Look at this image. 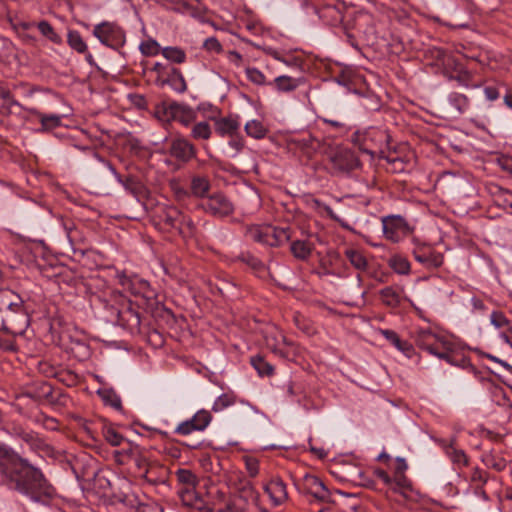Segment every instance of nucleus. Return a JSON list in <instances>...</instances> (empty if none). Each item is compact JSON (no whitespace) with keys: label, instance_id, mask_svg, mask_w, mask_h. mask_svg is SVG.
Segmentation results:
<instances>
[{"label":"nucleus","instance_id":"nucleus-34","mask_svg":"<svg viewBox=\"0 0 512 512\" xmlns=\"http://www.w3.org/2000/svg\"><path fill=\"white\" fill-rule=\"evenodd\" d=\"M240 121L238 116H226L220 117L215 120L214 127L215 132L220 137H228L235 135L240 131Z\"/></svg>","mask_w":512,"mask_h":512},{"label":"nucleus","instance_id":"nucleus-59","mask_svg":"<svg viewBox=\"0 0 512 512\" xmlns=\"http://www.w3.org/2000/svg\"><path fill=\"white\" fill-rule=\"evenodd\" d=\"M267 348L274 354V350L279 347L293 346V342L288 340L285 335L279 333L278 336H266L265 338Z\"/></svg>","mask_w":512,"mask_h":512},{"label":"nucleus","instance_id":"nucleus-17","mask_svg":"<svg viewBox=\"0 0 512 512\" xmlns=\"http://www.w3.org/2000/svg\"><path fill=\"white\" fill-rule=\"evenodd\" d=\"M212 414L206 409L198 410L190 419L182 421L174 430L175 434L187 436L204 431L212 421Z\"/></svg>","mask_w":512,"mask_h":512},{"label":"nucleus","instance_id":"nucleus-5","mask_svg":"<svg viewBox=\"0 0 512 512\" xmlns=\"http://www.w3.org/2000/svg\"><path fill=\"white\" fill-rule=\"evenodd\" d=\"M391 136L387 130L377 127H369L364 130H357L351 135V143L359 149L360 152L370 155L372 158L378 157L386 159L387 162L396 164L399 162L398 157L392 156L389 151V143Z\"/></svg>","mask_w":512,"mask_h":512},{"label":"nucleus","instance_id":"nucleus-8","mask_svg":"<svg viewBox=\"0 0 512 512\" xmlns=\"http://www.w3.org/2000/svg\"><path fill=\"white\" fill-rule=\"evenodd\" d=\"M432 57L443 67V75L450 81H456L465 88H479L481 84L474 81V75L455 57L445 49L435 48L431 51Z\"/></svg>","mask_w":512,"mask_h":512},{"label":"nucleus","instance_id":"nucleus-42","mask_svg":"<svg viewBox=\"0 0 512 512\" xmlns=\"http://www.w3.org/2000/svg\"><path fill=\"white\" fill-rule=\"evenodd\" d=\"M290 252L293 257L300 261H307L313 250L314 244L309 240H292L290 239Z\"/></svg>","mask_w":512,"mask_h":512},{"label":"nucleus","instance_id":"nucleus-46","mask_svg":"<svg viewBox=\"0 0 512 512\" xmlns=\"http://www.w3.org/2000/svg\"><path fill=\"white\" fill-rule=\"evenodd\" d=\"M447 100L458 115L465 114L471 106L469 97L460 92L453 91L449 93Z\"/></svg>","mask_w":512,"mask_h":512},{"label":"nucleus","instance_id":"nucleus-41","mask_svg":"<svg viewBox=\"0 0 512 512\" xmlns=\"http://www.w3.org/2000/svg\"><path fill=\"white\" fill-rule=\"evenodd\" d=\"M175 100H163L154 107L153 115L163 125H170L174 119Z\"/></svg>","mask_w":512,"mask_h":512},{"label":"nucleus","instance_id":"nucleus-4","mask_svg":"<svg viewBox=\"0 0 512 512\" xmlns=\"http://www.w3.org/2000/svg\"><path fill=\"white\" fill-rule=\"evenodd\" d=\"M30 325V316L22 297L10 289L0 290V331L23 335Z\"/></svg>","mask_w":512,"mask_h":512},{"label":"nucleus","instance_id":"nucleus-54","mask_svg":"<svg viewBox=\"0 0 512 512\" xmlns=\"http://www.w3.org/2000/svg\"><path fill=\"white\" fill-rule=\"evenodd\" d=\"M175 475L180 487L196 488L198 478L191 470L179 468Z\"/></svg>","mask_w":512,"mask_h":512},{"label":"nucleus","instance_id":"nucleus-21","mask_svg":"<svg viewBox=\"0 0 512 512\" xmlns=\"http://www.w3.org/2000/svg\"><path fill=\"white\" fill-rule=\"evenodd\" d=\"M53 394V387L46 381H35L28 385L25 390L20 393L16 400L20 403L25 399H31L34 402H41L43 400L49 401Z\"/></svg>","mask_w":512,"mask_h":512},{"label":"nucleus","instance_id":"nucleus-60","mask_svg":"<svg viewBox=\"0 0 512 512\" xmlns=\"http://www.w3.org/2000/svg\"><path fill=\"white\" fill-rule=\"evenodd\" d=\"M490 474L478 466L471 469L470 481L477 487H483L489 480Z\"/></svg>","mask_w":512,"mask_h":512},{"label":"nucleus","instance_id":"nucleus-55","mask_svg":"<svg viewBox=\"0 0 512 512\" xmlns=\"http://www.w3.org/2000/svg\"><path fill=\"white\" fill-rule=\"evenodd\" d=\"M237 396L233 392L221 394L212 405V411L220 412L236 403Z\"/></svg>","mask_w":512,"mask_h":512},{"label":"nucleus","instance_id":"nucleus-23","mask_svg":"<svg viewBox=\"0 0 512 512\" xmlns=\"http://www.w3.org/2000/svg\"><path fill=\"white\" fill-rule=\"evenodd\" d=\"M407 469L408 464L406 460L402 457H397L395 459V466L392 476L396 486V488H393V491L399 492L405 497H407L408 493L412 492L413 490V484L405 474Z\"/></svg>","mask_w":512,"mask_h":512},{"label":"nucleus","instance_id":"nucleus-37","mask_svg":"<svg viewBox=\"0 0 512 512\" xmlns=\"http://www.w3.org/2000/svg\"><path fill=\"white\" fill-rule=\"evenodd\" d=\"M130 462H132L134 466L137 468V475L140 478L145 479L148 483L152 485H157L158 483L163 482L161 479L158 478H150V474L152 473V466L148 462V459L144 454V450L139 454H134V458H132Z\"/></svg>","mask_w":512,"mask_h":512},{"label":"nucleus","instance_id":"nucleus-38","mask_svg":"<svg viewBox=\"0 0 512 512\" xmlns=\"http://www.w3.org/2000/svg\"><path fill=\"white\" fill-rule=\"evenodd\" d=\"M292 144L296 149L301 151L309 158L312 157V155L320 148L321 145L320 140L312 136L310 133H305L295 137L292 140Z\"/></svg>","mask_w":512,"mask_h":512},{"label":"nucleus","instance_id":"nucleus-20","mask_svg":"<svg viewBox=\"0 0 512 512\" xmlns=\"http://www.w3.org/2000/svg\"><path fill=\"white\" fill-rule=\"evenodd\" d=\"M299 489L314 497L319 502H327L330 499V492L323 481L312 474H306L300 484Z\"/></svg>","mask_w":512,"mask_h":512},{"label":"nucleus","instance_id":"nucleus-14","mask_svg":"<svg viewBox=\"0 0 512 512\" xmlns=\"http://www.w3.org/2000/svg\"><path fill=\"white\" fill-rule=\"evenodd\" d=\"M200 207L205 213L218 219L232 215L235 210L232 201L222 192L208 195L202 200Z\"/></svg>","mask_w":512,"mask_h":512},{"label":"nucleus","instance_id":"nucleus-40","mask_svg":"<svg viewBox=\"0 0 512 512\" xmlns=\"http://www.w3.org/2000/svg\"><path fill=\"white\" fill-rule=\"evenodd\" d=\"M237 498L247 506L250 502H256L259 494L254 488L251 481L247 479H241L236 484L235 493Z\"/></svg>","mask_w":512,"mask_h":512},{"label":"nucleus","instance_id":"nucleus-35","mask_svg":"<svg viewBox=\"0 0 512 512\" xmlns=\"http://www.w3.org/2000/svg\"><path fill=\"white\" fill-rule=\"evenodd\" d=\"M232 262H241L247 265L258 277H262L268 270L265 263L250 251H242L232 258Z\"/></svg>","mask_w":512,"mask_h":512},{"label":"nucleus","instance_id":"nucleus-39","mask_svg":"<svg viewBox=\"0 0 512 512\" xmlns=\"http://www.w3.org/2000/svg\"><path fill=\"white\" fill-rule=\"evenodd\" d=\"M197 119V112L188 104L176 101L173 122L189 127Z\"/></svg>","mask_w":512,"mask_h":512},{"label":"nucleus","instance_id":"nucleus-61","mask_svg":"<svg viewBox=\"0 0 512 512\" xmlns=\"http://www.w3.org/2000/svg\"><path fill=\"white\" fill-rule=\"evenodd\" d=\"M11 333L0 334V349L6 352H17L18 346L16 344V337Z\"/></svg>","mask_w":512,"mask_h":512},{"label":"nucleus","instance_id":"nucleus-56","mask_svg":"<svg viewBox=\"0 0 512 512\" xmlns=\"http://www.w3.org/2000/svg\"><path fill=\"white\" fill-rule=\"evenodd\" d=\"M139 49L142 55L146 57H153L157 56L158 54H162L163 50V48L155 39H148L146 41H143L140 44Z\"/></svg>","mask_w":512,"mask_h":512},{"label":"nucleus","instance_id":"nucleus-62","mask_svg":"<svg viewBox=\"0 0 512 512\" xmlns=\"http://www.w3.org/2000/svg\"><path fill=\"white\" fill-rule=\"evenodd\" d=\"M144 450V448L140 447L137 444H133L131 442H127V447L123 448L121 451L117 452V454L123 459L119 460L120 463L125 464L128 463L132 458H134V454H139Z\"/></svg>","mask_w":512,"mask_h":512},{"label":"nucleus","instance_id":"nucleus-58","mask_svg":"<svg viewBox=\"0 0 512 512\" xmlns=\"http://www.w3.org/2000/svg\"><path fill=\"white\" fill-rule=\"evenodd\" d=\"M53 377L57 378L58 381L65 384L68 387L76 386L79 382L78 375L75 372L69 370H60L57 372H51Z\"/></svg>","mask_w":512,"mask_h":512},{"label":"nucleus","instance_id":"nucleus-10","mask_svg":"<svg viewBox=\"0 0 512 512\" xmlns=\"http://www.w3.org/2000/svg\"><path fill=\"white\" fill-rule=\"evenodd\" d=\"M329 171L333 176H347L360 169L362 163L357 154L348 148H339L328 158Z\"/></svg>","mask_w":512,"mask_h":512},{"label":"nucleus","instance_id":"nucleus-12","mask_svg":"<svg viewBox=\"0 0 512 512\" xmlns=\"http://www.w3.org/2000/svg\"><path fill=\"white\" fill-rule=\"evenodd\" d=\"M92 34L103 45L114 50H119L126 42L125 31L115 22L103 21L95 25Z\"/></svg>","mask_w":512,"mask_h":512},{"label":"nucleus","instance_id":"nucleus-52","mask_svg":"<svg viewBox=\"0 0 512 512\" xmlns=\"http://www.w3.org/2000/svg\"><path fill=\"white\" fill-rule=\"evenodd\" d=\"M67 44L68 46L76 51L77 53H86L87 52V44L81 36L80 32L77 30H68L67 33Z\"/></svg>","mask_w":512,"mask_h":512},{"label":"nucleus","instance_id":"nucleus-31","mask_svg":"<svg viewBox=\"0 0 512 512\" xmlns=\"http://www.w3.org/2000/svg\"><path fill=\"white\" fill-rule=\"evenodd\" d=\"M212 134V127L207 121L194 122L192 124L190 137L194 141L204 142L202 148L210 158H212V153L206 142L212 137Z\"/></svg>","mask_w":512,"mask_h":512},{"label":"nucleus","instance_id":"nucleus-25","mask_svg":"<svg viewBox=\"0 0 512 512\" xmlns=\"http://www.w3.org/2000/svg\"><path fill=\"white\" fill-rule=\"evenodd\" d=\"M439 359L444 360L453 366L475 369L471 364L470 358L466 356L462 349H460V347L451 340L449 341V345H447L443 352L439 354Z\"/></svg>","mask_w":512,"mask_h":512},{"label":"nucleus","instance_id":"nucleus-26","mask_svg":"<svg viewBox=\"0 0 512 512\" xmlns=\"http://www.w3.org/2000/svg\"><path fill=\"white\" fill-rule=\"evenodd\" d=\"M263 489L268 494L273 506H279L288 499L286 483L279 476H272L264 484Z\"/></svg>","mask_w":512,"mask_h":512},{"label":"nucleus","instance_id":"nucleus-51","mask_svg":"<svg viewBox=\"0 0 512 512\" xmlns=\"http://www.w3.org/2000/svg\"><path fill=\"white\" fill-rule=\"evenodd\" d=\"M389 267L397 274L408 275L411 270L410 262L406 257L393 255L388 260Z\"/></svg>","mask_w":512,"mask_h":512},{"label":"nucleus","instance_id":"nucleus-16","mask_svg":"<svg viewBox=\"0 0 512 512\" xmlns=\"http://www.w3.org/2000/svg\"><path fill=\"white\" fill-rule=\"evenodd\" d=\"M384 237L397 243L410 232L407 220L401 215H387L381 218Z\"/></svg>","mask_w":512,"mask_h":512},{"label":"nucleus","instance_id":"nucleus-29","mask_svg":"<svg viewBox=\"0 0 512 512\" xmlns=\"http://www.w3.org/2000/svg\"><path fill=\"white\" fill-rule=\"evenodd\" d=\"M344 255L356 270L367 272L370 277L375 278L377 281L385 282L383 278L377 276L376 272L371 271L368 260L361 250L348 248L344 251Z\"/></svg>","mask_w":512,"mask_h":512},{"label":"nucleus","instance_id":"nucleus-43","mask_svg":"<svg viewBox=\"0 0 512 512\" xmlns=\"http://www.w3.org/2000/svg\"><path fill=\"white\" fill-rule=\"evenodd\" d=\"M304 83V78H293L287 75H280L276 77L273 82H268V85H273L278 92H292Z\"/></svg>","mask_w":512,"mask_h":512},{"label":"nucleus","instance_id":"nucleus-18","mask_svg":"<svg viewBox=\"0 0 512 512\" xmlns=\"http://www.w3.org/2000/svg\"><path fill=\"white\" fill-rule=\"evenodd\" d=\"M346 7L345 4L339 2L338 0H328L319 6L316 10L319 18L329 26H338L340 24H345Z\"/></svg>","mask_w":512,"mask_h":512},{"label":"nucleus","instance_id":"nucleus-15","mask_svg":"<svg viewBox=\"0 0 512 512\" xmlns=\"http://www.w3.org/2000/svg\"><path fill=\"white\" fill-rule=\"evenodd\" d=\"M168 153L177 162L187 164L197 157V148L188 138L177 133L169 142Z\"/></svg>","mask_w":512,"mask_h":512},{"label":"nucleus","instance_id":"nucleus-2","mask_svg":"<svg viewBox=\"0 0 512 512\" xmlns=\"http://www.w3.org/2000/svg\"><path fill=\"white\" fill-rule=\"evenodd\" d=\"M106 312V319L115 323L131 334L141 333L142 314L140 303H134L119 291H114L109 298L101 300Z\"/></svg>","mask_w":512,"mask_h":512},{"label":"nucleus","instance_id":"nucleus-53","mask_svg":"<svg viewBox=\"0 0 512 512\" xmlns=\"http://www.w3.org/2000/svg\"><path fill=\"white\" fill-rule=\"evenodd\" d=\"M39 32L54 44L61 45L62 37L55 31L54 27L47 21L41 20L36 24Z\"/></svg>","mask_w":512,"mask_h":512},{"label":"nucleus","instance_id":"nucleus-24","mask_svg":"<svg viewBox=\"0 0 512 512\" xmlns=\"http://www.w3.org/2000/svg\"><path fill=\"white\" fill-rule=\"evenodd\" d=\"M506 452L501 447H494L484 450L480 460L487 469L495 472H502L507 468L509 461L506 458Z\"/></svg>","mask_w":512,"mask_h":512},{"label":"nucleus","instance_id":"nucleus-28","mask_svg":"<svg viewBox=\"0 0 512 512\" xmlns=\"http://www.w3.org/2000/svg\"><path fill=\"white\" fill-rule=\"evenodd\" d=\"M158 87L169 86L176 93L182 94L187 90L186 80L179 68L172 66L161 80H155Z\"/></svg>","mask_w":512,"mask_h":512},{"label":"nucleus","instance_id":"nucleus-1","mask_svg":"<svg viewBox=\"0 0 512 512\" xmlns=\"http://www.w3.org/2000/svg\"><path fill=\"white\" fill-rule=\"evenodd\" d=\"M0 481L8 489L43 506L51 505L58 496L39 467L3 444H0Z\"/></svg>","mask_w":512,"mask_h":512},{"label":"nucleus","instance_id":"nucleus-19","mask_svg":"<svg viewBox=\"0 0 512 512\" xmlns=\"http://www.w3.org/2000/svg\"><path fill=\"white\" fill-rule=\"evenodd\" d=\"M433 441L444 451L445 455L458 469L469 465L468 455L464 450L456 447V436L451 438H433Z\"/></svg>","mask_w":512,"mask_h":512},{"label":"nucleus","instance_id":"nucleus-49","mask_svg":"<svg viewBox=\"0 0 512 512\" xmlns=\"http://www.w3.org/2000/svg\"><path fill=\"white\" fill-rule=\"evenodd\" d=\"M161 55L171 64H183L187 59L185 50L178 46L163 47Z\"/></svg>","mask_w":512,"mask_h":512},{"label":"nucleus","instance_id":"nucleus-57","mask_svg":"<svg viewBox=\"0 0 512 512\" xmlns=\"http://www.w3.org/2000/svg\"><path fill=\"white\" fill-rule=\"evenodd\" d=\"M102 434L105 440L112 446H119L124 441V437L112 425H105Z\"/></svg>","mask_w":512,"mask_h":512},{"label":"nucleus","instance_id":"nucleus-27","mask_svg":"<svg viewBox=\"0 0 512 512\" xmlns=\"http://www.w3.org/2000/svg\"><path fill=\"white\" fill-rule=\"evenodd\" d=\"M61 225L66 233L67 239L74 253L80 252L83 255L84 248L82 245L85 241L83 231L79 229L75 222L70 218H61Z\"/></svg>","mask_w":512,"mask_h":512},{"label":"nucleus","instance_id":"nucleus-48","mask_svg":"<svg viewBox=\"0 0 512 512\" xmlns=\"http://www.w3.org/2000/svg\"><path fill=\"white\" fill-rule=\"evenodd\" d=\"M244 130L249 137L257 140L264 139L269 133V129L263 122L257 119L248 121L244 126Z\"/></svg>","mask_w":512,"mask_h":512},{"label":"nucleus","instance_id":"nucleus-47","mask_svg":"<svg viewBox=\"0 0 512 512\" xmlns=\"http://www.w3.org/2000/svg\"><path fill=\"white\" fill-rule=\"evenodd\" d=\"M117 498L118 502L129 508L132 512H138L140 506L144 505L146 502V496L144 494L140 495L134 491L122 493Z\"/></svg>","mask_w":512,"mask_h":512},{"label":"nucleus","instance_id":"nucleus-44","mask_svg":"<svg viewBox=\"0 0 512 512\" xmlns=\"http://www.w3.org/2000/svg\"><path fill=\"white\" fill-rule=\"evenodd\" d=\"M211 188L210 180L206 176L195 175L191 178L190 191L196 198L204 200Z\"/></svg>","mask_w":512,"mask_h":512},{"label":"nucleus","instance_id":"nucleus-7","mask_svg":"<svg viewBox=\"0 0 512 512\" xmlns=\"http://www.w3.org/2000/svg\"><path fill=\"white\" fill-rule=\"evenodd\" d=\"M346 41L357 51L362 46H372L376 43V28L374 18L369 13L359 12L352 21L343 24Z\"/></svg>","mask_w":512,"mask_h":512},{"label":"nucleus","instance_id":"nucleus-3","mask_svg":"<svg viewBox=\"0 0 512 512\" xmlns=\"http://www.w3.org/2000/svg\"><path fill=\"white\" fill-rule=\"evenodd\" d=\"M152 223L161 233L178 235L184 240L195 238L198 232L192 218L173 205L158 204L152 214Z\"/></svg>","mask_w":512,"mask_h":512},{"label":"nucleus","instance_id":"nucleus-30","mask_svg":"<svg viewBox=\"0 0 512 512\" xmlns=\"http://www.w3.org/2000/svg\"><path fill=\"white\" fill-rule=\"evenodd\" d=\"M379 298L383 305L390 309L400 307L404 297V288L398 285L386 286L379 291Z\"/></svg>","mask_w":512,"mask_h":512},{"label":"nucleus","instance_id":"nucleus-45","mask_svg":"<svg viewBox=\"0 0 512 512\" xmlns=\"http://www.w3.org/2000/svg\"><path fill=\"white\" fill-rule=\"evenodd\" d=\"M249 362L259 377H272L275 374V367L261 354L251 356Z\"/></svg>","mask_w":512,"mask_h":512},{"label":"nucleus","instance_id":"nucleus-32","mask_svg":"<svg viewBox=\"0 0 512 512\" xmlns=\"http://www.w3.org/2000/svg\"><path fill=\"white\" fill-rule=\"evenodd\" d=\"M177 493L183 505L194 507L199 512H213L211 508L204 505L200 495L196 492V488L179 487Z\"/></svg>","mask_w":512,"mask_h":512},{"label":"nucleus","instance_id":"nucleus-6","mask_svg":"<svg viewBox=\"0 0 512 512\" xmlns=\"http://www.w3.org/2000/svg\"><path fill=\"white\" fill-rule=\"evenodd\" d=\"M116 278L118 284L124 290L129 291L137 298L136 303H140L143 309L151 313L152 316H160L163 312L171 314V311L167 310L158 299L156 289H154L147 280L138 275H127L125 272L118 273Z\"/></svg>","mask_w":512,"mask_h":512},{"label":"nucleus","instance_id":"nucleus-36","mask_svg":"<svg viewBox=\"0 0 512 512\" xmlns=\"http://www.w3.org/2000/svg\"><path fill=\"white\" fill-rule=\"evenodd\" d=\"M379 333L397 350L401 351L405 356L411 358L415 353L413 344L406 340H402L400 336L391 329H379Z\"/></svg>","mask_w":512,"mask_h":512},{"label":"nucleus","instance_id":"nucleus-11","mask_svg":"<svg viewBox=\"0 0 512 512\" xmlns=\"http://www.w3.org/2000/svg\"><path fill=\"white\" fill-rule=\"evenodd\" d=\"M83 151H87L95 159L105 163L110 171L114 174L115 178L119 183L123 185L126 191L136 198H144L147 194V188L138 176L128 174L126 176L121 175L115 169V167L106 161L95 149L90 147H78Z\"/></svg>","mask_w":512,"mask_h":512},{"label":"nucleus","instance_id":"nucleus-22","mask_svg":"<svg viewBox=\"0 0 512 512\" xmlns=\"http://www.w3.org/2000/svg\"><path fill=\"white\" fill-rule=\"evenodd\" d=\"M412 254L415 260L426 268H438L444 262V256L442 253L436 251L433 247L428 244L417 245Z\"/></svg>","mask_w":512,"mask_h":512},{"label":"nucleus","instance_id":"nucleus-13","mask_svg":"<svg viewBox=\"0 0 512 512\" xmlns=\"http://www.w3.org/2000/svg\"><path fill=\"white\" fill-rule=\"evenodd\" d=\"M449 341L445 335L436 333L431 328H420L414 334L415 345L437 358L449 345Z\"/></svg>","mask_w":512,"mask_h":512},{"label":"nucleus","instance_id":"nucleus-63","mask_svg":"<svg viewBox=\"0 0 512 512\" xmlns=\"http://www.w3.org/2000/svg\"><path fill=\"white\" fill-rule=\"evenodd\" d=\"M0 99L5 101L3 108L10 109L12 106H18L22 108V105L13 97L8 86L0 82Z\"/></svg>","mask_w":512,"mask_h":512},{"label":"nucleus","instance_id":"nucleus-33","mask_svg":"<svg viewBox=\"0 0 512 512\" xmlns=\"http://www.w3.org/2000/svg\"><path fill=\"white\" fill-rule=\"evenodd\" d=\"M30 114L36 116L41 124L40 128L37 129L39 133L50 132L62 124V117L57 114H46L36 108L26 109Z\"/></svg>","mask_w":512,"mask_h":512},{"label":"nucleus","instance_id":"nucleus-9","mask_svg":"<svg viewBox=\"0 0 512 512\" xmlns=\"http://www.w3.org/2000/svg\"><path fill=\"white\" fill-rule=\"evenodd\" d=\"M245 236L255 243L276 248L290 241L291 228L251 224L246 226Z\"/></svg>","mask_w":512,"mask_h":512},{"label":"nucleus","instance_id":"nucleus-50","mask_svg":"<svg viewBox=\"0 0 512 512\" xmlns=\"http://www.w3.org/2000/svg\"><path fill=\"white\" fill-rule=\"evenodd\" d=\"M97 393L106 405L117 411L123 410L121 398L112 388L99 389Z\"/></svg>","mask_w":512,"mask_h":512},{"label":"nucleus","instance_id":"nucleus-64","mask_svg":"<svg viewBox=\"0 0 512 512\" xmlns=\"http://www.w3.org/2000/svg\"><path fill=\"white\" fill-rule=\"evenodd\" d=\"M245 74L247 79L255 85L261 86L268 84L265 75L255 67H247Z\"/></svg>","mask_w":512,"mask_h":512}]
</instances>
